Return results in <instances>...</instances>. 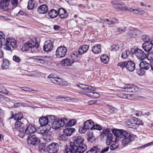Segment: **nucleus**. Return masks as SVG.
Returning a JSON list of instances; mask_svg holds the SVG:
<instances>
[{
    "label": "nucleus",
    "instance_id": "nucleus-28",
    "mask_svg": "<svg viewBox=\"0 0 153 153\" xmlns=\"http://www.w3.org/2000/svg\"><path fill=\"white\" fill-rule=\"evenodd\" d=\"M10 0H1L0 1V8L6 9Z\"/></svg>",
    "mask_w": 153,
    "mask_h": 153
},
{
    "label": "nucleus",
    "instance_id": "nucleus-39",
    "mask_svg": "<svg viewBox=\"0 0 153 153\" xmlns=\"http://www.w3.org/2000/svg\"><path fill=\"white\" fill-rule=\"evenodd\" d=\"M76 120L75 119L71 120L69 121L68 122L65 124L66 127L71 126L75 125L76 123Z\"/></svg>",
    "mask_w": 153,
    "mask_h": 153
},
{
    "label": "nucleus",
    "instance_id": "nucleus-22",
    "mask_svg": "<svg viewBox=\"0 0 153 153\" xmlns=\"http://www.w3.org/2000/svg\"><path fill=\"white\" fill-rule=\"evenodd\" d=\"M48 7L46 5H42L39 7L37 9V11L40 14H44L48 11Z\"/></svg>",
    "mask_w": 153,
    "mask_h": 153
},
{
    "label": "nucleus",
    "instance_id": "nucleus-56",
    "mask_svg": "<svg viewBox=\"0 0 153 153\" xmlns=\"http://www.w3.org/2000/svg\"><path fill=\"white\" fill-rule=\"evenodd\" d=\"M13 60L16 62H19L20 61V58L19 57L14 55L13 57Z\"/></svg>",
    "mask_w": 153,
    "mask_h": 153
},
{
    "label": "nucleus",
    "instance_id": "nucleus-24",
    "mask_svg": "<svg viewBox=\"0 0 153 153\" xmlns=\"http://www.w3.org/2000/svg\"><path fill=\"white\" fill-rule=\"evenodd\" d=\"M112 131L114 134V136L116 137V138L117 137L120 138L122 137L123 133L125 131L122 130L118 129L112 130Z\"/></svg>",
    "mask_w": 153,
    "mask_h": 153
},
{
    "label": "nucleus",
    "instance_id": "nucleus-17",
    "mask_svg": "<svg viewBox=\"0 0 153 153\" xmlns=\"http://www.w3.org/2000/svg\"><path fill=\"white\" fill-rule=\"evenodd\" d=\"M126 68L128 71H133L135 68V64L131 61H127Z\"/></svg>",
    "mask_w": 153,
    "mask_h": 153
},
{
    "label": "nucleus",
    "instance_id": "nucleus-19",
    "mask_svg": "<svg viewBox=\"0 0 153 153\" xmlns=\"http://www.w3.org/2000/svg\"><path fill=\"white\" fill-rule=\"evenodd\" d=\"M58 14L61 19L66 18L68 16L67 12L62 8H60L59 9L58 12Z\"/></svg>",
    "mask_w": 153,
    "mask_h": 153
},
{
    "label": "nucleus",
    "instance_id": "nucleus-9",
    "mask_svg": "<svg viewBox=\"0 0 153 153\" xmlns=\"http://www.w3.org/2000/svg\"><path fill=\"white\" fill-rule=\"evenodd\" d=\"M67 50L66 48L64 46L59 47L56 51V54L57 57L62 58L65 55Z\"/></svg>",
    "mask_w": 153,
    "mask_h": 153
},
{
    "label": "nucleus",
    "instance_id": "nucleus-45",
    "mask_svg": "<svg viewBox=\"0 0 153 153\" xmlns=\"http://www.w3.org/2000/svg\"><path fill=\"white\" fill-rule=\"evenodd\" d=\"M48 120V122L49 123H51V122H53V121H55V120L56 119V117L52 115H51L50 116H48L46 117Z\"/></svg>",
    "mask_w": 153,
    "mask_h": 153
},
{
    "label": "nucleus",
    "instance_id": "nucleus-64",
    "mask_svg": "<svg viewBox=\"0 0 153 153\" xmlns=\"http://www.w3.org/2000/svg\"><path fill=\"white\" fill-rule=\"evenodd\" d=\"M127 124L129 128H134L135 127H136V126H134V125L133 124V123L131 121L128 122Z\"/></svg>",
    "mask_w": 153,
    "mask_h": 153
},
{
    "label": "nucleus",
    "instance_id": "nucleus-16",
    "mask_svg": "<svg viewBox=\"0 0 153 153\" xmlns=\"http://www.w3.org/2000/svg\"><path fill=\"white\" fill-rule=\"evenodd\" d=\"M74 143L79 145H82L84 144L83 143L84 141V138L80 135H76L73 137Z\"/></svg>",
    "mask_w": 153,
    "mask_h": 153
},
{
    "label": "nucleus",
    "instance_id": "nucleus-52",
    "mask_svg": "<svg viewBox=\"0 0 153 153\" xmlns=\"http://www.w3.org/2000/svg\"><path fill=\"white\" fill-rule=\"evenodd\" d=\"M147 59L150 60L151 62L153 61V53H149L147 54L146 57Z\"/></svg>",
    "mask_w": 153,
    "mask_h": 153
},
{
    "label": "nucleus",
    "instance_id": "nucleus-29",
    "mask_svg": "<svg viewBox=\"0 0 153 153\" xmlns=\"http://www.w3.org/2000/svg\"><path fill=\"white\" fill-rule=\"evenodd\" d=\"M48 132H45V131H44V134L43 136V138L44 140L47 142H50L52 139V136L49 134H47Z\"/></svg>",
    "mask_w": 153,
    "mask_h": 153
},
{
    "label": "nucleus",
    "instance_id": "nucleus-12",
    "mask_svg": "<svg viewBox=\"0 0 153 153\" xmlns=\"http://www.w3.org/2000/svg\"><path fill=\"white\" fill-rule=\"evenodd\" d=\"M134 53L137 58L140 60H144L146 57V54L144 52L138 48L134 50Z\"/></svg>",
    "mask_w": 153,
    "mask_h": 153
},
{
    "label": "nucleus",
    "instance_id": "nucleus-35",
    "mask_svg": "<svg viewBox=\"0 0 153 153\" xmlns=\"http://www.w3.org/2000/svg\"><path fill=\"white\" fill-rule=\"evenodd\" d=\"M62 63L65 66L71 65L73 63L71 59L69 58H66L62 61Z\"/></svg>",
    "mask_w": 153,
    "mask_h": 153
},
{
    "label": "nucleus",
    "instance_id": "nucleus-36",
    "mask_svg": "<svg viewBox=\"0 0 153 153\" xmlns=\"http://www.w3.org/2000/svg\"><path fill=\"white\" fill-rule=\"evenodd\" d=\"M9 61L7 59H4L3 60L1 68L3 69H7L9 68Z\"/></svg>",
    "mask_w": 153,
    "mask_h": 153
},
{
    "label": "nucleus",
    "instance_id": "nucleus-63",
    "mask_svg": "<svg viewBox=\"0 0 153 153\" xmlns=\"http://www.w3.org/2000/svg\"><path fill=\"white\" fill-rule=\"evenodd\" d=\"M11 2L14 6H16L18 4V0H11Z\"/></svg>",
    "mask_w": 153,
    "mask_h": 153
},
{
    "label": "nucleus",
    "instance_id": "nucleus-54",
    "mask_svg": "<svg viewBox=\"0 0 153 153\" xmlns=\"http://www.w3.org/2000/svg\"><path fill=\"white\" fill-rule=\"evenodd\" d=\"M126 62L127 61H125V62H121L119 63L118 64L117 66L120 67L122 68H124L126 67Z\"/></svg>",
    "mask_w": 153,
    "mask_h": 153
},
{
    "label": "nucleus",
    "instance_id": "nucleus-8",
    "mask_svg": "<svg viewBox=\"0 0 153 153\" xmlns=\"http://www.w3.org/2000/svg\"><path fill=\"white\" fill-rule=\"evenodd\" d=\"M59 150V145L57 143H52L48 145L46 148L47 152L49 153H56Z\"/></svg>",
    "mask_w": 153,
    "mask_h": 153
},
{
    "label": "nucleus",
    "instance_id": "nucleus-40",
    "mask_svg": "<svg viewBox=\"0 0 153 153\" xmlns=\"http://www.w3.org/2000/svg\"><path fill=\"white\" fill-rule=\"evenodd\" d=\"M35 1L31 0H29L28 2L27 8L29 10H32L34 6Z\"/></svg>",
    "mask_w": 153,
    "mask_h": 153
},
{
    "label": "nucleus",
    "instance_id": "nucleus-42",
    "mask_svg": "<svg viewBox=\"0 0 153 153\" xmlns=\"http://www.w3.org/2000/svg\"><path fill=\"white\" fill-rule=\"evenodd\" d=\"M107 139H109L110 140L114 142L116 141V137L114 136L113 135L110 133L107 135Z\"/></svg>",
    "mask_w": 153,
    "mask_h": 153
},
{
    "label": "nucleus",
    "instance_id": "nucleus-38",
    "mask_svg": "<svg viewBox=\"0 0 153 153\" xmlns=\"http://www.w3.org/2000/svg\"><path fill=\"white\" fill-rule=\"evenodd\" d=\"M100 58L101 62L105 64L107 63L109 60L108 56L104 55L101 56Z\"/></svg>",
    "mask_w": 153,
    "mask_h": 153
},
{
    "label": "nucleus",
    "instance_id": "nucleus-5",
    "mask_svg": "<svg viewBox=\"0 0 153 153\" xmlns=\"http://www.w3.org/2000/svg\"><path fill=\"white\" fill-rule=\"evenodd\" d=\"M66 121L67 119L65 118L54 121L51 124L52 128L55 129H59L64 126Z\"/></svg>",
    "mask_w": 153,
    "mask_h": 153
},
{
    "label": "nucleus",
    "instance_id": "nucleus-15",
    "mask_svg": "<svg viewBox=\"0 0 153 153\" xmlns=\"http://www.w3.org/2000/svg\"><path fill=\"white\" fill-rule=\"evenodd\" d=\"M36 128L31 124L28 125L25 130L24 133L29 135L34 133L36 131Z\"/></svg>",
    "mask_w": 153,
    "mask_h": 153
},
{
    "label": "nucleus",
    "instance_id": "nucleus-30",
    "mask_svg": "<svg viewBox=\"0 0 153 153\" xmlns=\"http://www.w3.org/2000/svg\"><path fill=\"white\" fill-rule=\"evenodd\" d=\"M152 46L149 42H144L142 45V47L144 51H149L151 50Z\"/></svg>",
    "mask_w": 153,
    "mask_h": 153
},
{
    "label": "nucleus",
    "instance_id": "nucleus-62",
    "mask_svg": "<svg viewBox=\"0 0 153 153\" xmlns=\"http://www.w3.org/2000/svg\"><path fill=\"white\" fill-rule=\"evenodd\" d=\"M111 20L112 24L118 23H119V21L117 19L114 18H111Z\"/></svg>",
    "mask_w": 153,
    "mask_h": 153
},
{
    "label": "nucleus",
    "instance_id": "nucleus-43",
    "mask_svg": "<svg viewBox=\"0 0 153 153\" xmlns=\"http://www.w3.org/2000/svg\"><path fill=\"white\" fill-rule=\"evenodd\" d=\"M100 22L102 23H105L108 25L112 24V22H111V18L110 19H101Z\"/></svg>",
    "mask_w": 153,
    "mask_h": 153
},
{
    "label": "nucleus",
    "instance_id": "nucleus-31",
    "mask_svg": "<svg viewBox=\"0 0 153 153\" xmlns=\"http://www.w3.org/2000/svg\"><path fill=\"white\" fill-rule=\"evenodd\" d=\"M89 46L87 45H83L81 46L78 50L79 53L82 55L86 52L88 51Z\"/></svg>",
    "mask_w": 153,
    "mask_h": 153
},
{
    "label": "nucleus",
    "instance_id": "nucleus-53",
    "mask_svg": "<svg viewBox=\"0 0 153 153\" xmlns=\"http://www.w3.org/2000/svg\"><path fill=\"white\" fill-rule=\"evenodd\" d=\"M85 128L84 125L83 127L79 128V132L81 134L85 133L88 130L87 129H86Z\"/></svg>",
    "mask_w": 153,
    "mask_h": 153
},
{
    "label": "nucleus",
    "instance_id": "nucleus-49",
    "mask_svg": "<svg viewBox=\"0 0 153 153\" xmlns=\"http://www.w3.org/2000/svg\"><path fill=\"white\" fill-rule=\"evenodd\" d=\"M131 112L133 113L132 115L137 116H141L142 114V112L141 111H135L134 109H132Z\"/></svg>",
    "mask_w": 153,
    "mask_h": 153
},
{
    "label": "nucleus",
    "instance_id": "nucleus-33",
    "mask_svg": "<svg viewBox=\"0 0 153 153\" xmlns=\"http://www.w3.org/2000/svg\"><path fill=\"white\" fill-rule=\"evenodd\" d=\"M75 131L74 128H69L63 130V133L67 137L70 136Z\"/></svg>",
    "mask_w": 153,
    "mask_h": 153
},
{
    "label": "nucleus",
    "instance_id": "nucleus-18",
    "mask_svg": "<svg viewBox=\"0 0 153 153\" xmlns=\"http://www.w3.org/2000/svg\"><path fill=\"white\" fill-rule=\"evenodd\" d=\"M137 89V86L133 85H128L123 88V91L128 92H135Z\"/></svg>",
    "mask_w": 153,
    "mask_h": 153
},
{
    "label": "nucleus",
    "instance_id": "nucleus-1",
    "mask_svg": "<svg viewBox=\"0 0 153 153\" xmlns=\"http://www.w3.org/2000/svg\"><path fill=\"white\" fill-rule=\"evenodd\" d=\"M112 5L114 8L118 11H128L130 12H133L136 14H138L139 10L128 7L125 5L123 2L114 1Z\"/></svg>",
    "mask_w": 153,
    "mask_h": 153
},
{
    "label": "nucleus",
    "instance_id": "nucleus-25",
    "mask_svg": "<svg viewBox=\"0 0 153 153\" xmlns=\"http://www.w3.org/2000/svg\"><path fill=\"white\" fill-rule=\"evenodd\" d=\"M123 46V44L121 43L119 44L113 45L111 47V50L112 51H116L119 50H122Z\"/></svg>",
    "mask_w": 153,
    "mask_h": 153
},
{
    "label": "nucleus",
    "instance_id": "nucleus-57",
    "mask_svg": "<svg viewBox=\"0 0 153 153\" xmlns=\"http://www.w3.org/2000/svg\"><path fill=\"white\" fill-rule=\"evenodd\" d=\"M125 28L126 27H119L117 29V31L121 33L123 31H124Z\"/></svg>",
    "mask_w": 153,
    "mask_h": 153
},
{
    "label": "nucleus",
    "instance_id": "nucleus-27",
    "mask_svg": "<svg viewBox=\"0 0 153 153\" xmlns=\"http://www.w3.org/2000/svg\"><path fill=\"white\" fill-rule=\"evenodd\" d=\"M74 143L71 142L70 143V146L67 147L65 149L64 153H74L73 147H74Z\"/></svg>",
    "mask_w": 153,
    "mask_h": 153
},
{
    "label": "nucleus",
    "instance_id": "nucleus-20",
    "mask_svg": "<svg viewBox=\"0 0 153 153\" xmlns=\"http://www.w3.org/2000/svg\"><path fill=\"white\" fill-rule=\"evenodd\" d=\"M139 66L142 69L148 70L150 67V65L148 62L145 61H141L139 64Z\"/></svg>",
    "mask_w": 153,
    "mask_h": 153
},
{
    "label": "nucleus",
    "instance_id": "nucleus-26",
    "mask_svg": "<svg viewBox=\"0 0 153 153\" xmlns=\"http://www.w3.org/2000/svg\"><path fill=\"white\" fill-rule=\"evenodd\" d=\"M48 15L50 18L54 19L57 16L58 12L54 9H52L48 11Z\"/></svg>",
    "mask_w": 153,
    "mask_h": 153
},
{
    "label": "nucleus",
    "instance_id": "nucleus-37",
    "mask_svg": "<svg viewBox=\"0 0 153 153\" xmlns=\"http://www.w3.org/2000/svg\"><path fill=\"white\" fill-rule=\"evenodd\" d=\"M23 118V114L20 113L15 114L11 117V118H13L15 120H17V121L20 120Z\"/></svg>",
    "mask_w": 153,
    "mask_h": 153
},
{
    "label": "nucleus",
    "instance_id": "nucleus-55",
    "mask_svg": "<svg viewBox=\"0 0 153 153\" xmlns=\"http://www.w3.org/2000/svg\"><path fill=\"white\" fill-rule=\"evenodd\" d=\"M142 39L145 42H149L150 39L149 37L146 35H143L142 36Z\"/></svg>",
    "mask_w": 153,
    "mask_h": 153
},
{
    "label": "nucleus",
    "instance_id": "nucleus-50",
    "mask_svg": "<svg viewBox=\"0 0 153 153\" xmlns=\"http://www.w3.org/2000/svg\"><path fill=\"white\" fill-rule=\"evenodd\" d=\"M0 92L5 94H7L8 93L9 91L3 86L0 85Z\"/></svg>",
    "mask_w": 153,
    "mask_h": 153
},
{
    "label": "nucleus",
    "instance_id": "nucleus-47",
    "mask_svg": "<svg viewBox=\"0 0 153 153\" xmlns=\"http://www.w3.org/2000/svg\"><path fill=\"white\" fill-rule=\"evenodd\" d=\"M128 34L130 36H135L138 31L135 30H130L128 31Z\"/></svg>",
    "mask_w": 153,
    "mask_h": 153
},
{
    "label": "nucleus",
    "instance_id": "nucleus-32",
    "mask_svg": "<svg viewBox=\"0 0 153 153\" xmlns=\"http://www.w3.org/2000/svg\"><path fill=\"white\" fill-rule=\"evenodd\" d=\"M94 124V123L91 120H88L84 123V125L85 126V127L86 128V129H89L90 128H91V127Z\"/></svg>",
    "mask_w": 153,
    "mask_h": 153
},
{
    "label": "nucleus",
    "instance_id": "nucleus-6",
    "mask_svg": "<svg viewBox=\"0 0 153 153\" xmlns=\"http://www.w3.org/2000/svg\"><path fill=\"white\" fill-rule=\"evenodd\" d=\"M39 47V44L33 41L27 42L25 43L22 48V50L23 51H27L30 48H36Z\"/></svg>",
    "mask_w": 153,
    "mask_h": 153
},
{
    "label": "nucleus",
    "instance_id": "nucleus-34",
    "mask_svg": "<svg viewBox=\"0 0 153 153\" xmlns=\"http://www.w3.org/2000/svg\"><path fill=\"white\" fill-rule=\"evenodd\" d=\"M34 61L35 62L41 64H43L45 62V57L41 56H36L34 57Z\"/></svg>",
    "mask_w": 153,
    "mask_h": 153
},
{
    "label": "nucleus",
    "instance_id": "nucleus-51",
    "mask_svg": "<svg viewBox=\"0 0 153 153\" xmlns=\"http://www.w3.org/2000/svg\"><path fill=\"white\" fill-rule=\"evenodd\" d=\"M88 85L83 84H80L79 85H77L78 87L83 90H87Z\"/></svg>",
    "mask_w": 153,
    "mask_h": 153
},
{
    "label": "nucleus",
    "instance_id": "nucleus-48",
    "mask_svg": "<svg viewBox=\"0 0 153 153\" xmlns=\"http://www.w3.org/2000/svg\"><path fill=\"white\" fill-rule=\"evenodd\" d=\"M102 128V127L100 125L97 124H96L95 125H94V124L91 127V130L96 129L99 130H101Z\"/></svg>",
    "mask_w": 153,
    "mask_h": 153
},
{
    "label": "nucleus",
    "instance_id": "nucleus-21",
    "mask_svg": "<svg viewBox=\"0 0 153 153\" xmlns=\"http://www.w3.org/2000/svg\"><path fill=\"white\" fill-rule=\"evenodd\" d=\"M79 54L77 52H73L71 54V59L74 63L79 60Z\"/></svg>",
    "mask_w": 153,
    "mask_h": 153
},
{
    "label": "nucleus",
    "instance_id": "nucleus-2",
    "mask_svg": "<svg viewBox=\"0 0 153 153\" xmlns=\"http://www.w3.org/2000/svg\"><path fill=\"white\" fill-rule=\"evenodd\" d=\"M16 46V40L13 38H7L3 45V48L6 51H10L11 50L12 48H15Z\"/></svg>",
    "mask_w": 153,
    "mask_h": 153
},
{
    "label": "nucleus",
    "instance_id": "nucleus-4",
    "mask_svg": "<svg viewBox=\"0 0 153 153\" xmlns=\"http://www.w3.org/2000/svg\"><path fill=\"white\" fill-rule=\"evenodd\" d=\"M122 137H123L121 138H123L122 140V143L124 145L127 144L134 139V137L132 135L128 133L126 131L123 133Z\"/></svg>",
    "mask_w": 153,
    "mask_h": 153
},
{
    "label": "nucleus",
    "instance_id": "nucleus-58",
    "mask_svg": "<svg viewBox=\"0 0 153 153\" xmlns=\"http://www.w3.org/2000/svg\"><path fill=\"white\" fill-rule=\"evenodd\" d=\"M135 119L136 120L137 122L135 124H136V127L138 125H142L143 124L142 121L140 119L138 118Z\"/></svg>",
    "mask_w": 153,
    "mask_h": 153
},
{
    "label": "nucleus",
    "instance_id": "nucleus-14",
    "mask_svg": "<svg viewBox=\"0 0 153 153\" xmlns=\"http://www.w3.org/2000/svg\"><path fill=\"white\" fill-rule=\"evenodd\" d=\"M53 48V44L50 40L47 41L45 43L43 47L45 51L48 52L50 51Z\"/></svg>",
    "mask_w": 153,
    "mask_h": 153
},
{
    "label": "nucleus",
    "instance_id": "nucleus-46",
    "mask_svg": "<svg viewBox=\"0 0 153 153\" xmlns=\"http://www.w3.org/2000/svg\"><path fill=\"white\" fill-rule=\"evenodd\" d=\"M57 139L59 140L66 141L67 139V137L65 134L59 135Z\"/></svg>",
    "mask_w": 153,
    "mask_h": 153
},
{
    "label": "nucleus",
    "instance_id": "nucleus-44",
    "mask_svg": "<svg viewBox=\"0 0 153 153\" xmlns=\"http://www.w3.org/2000/svg\"><path fill=\"white\" fill-rule=\"evenodd\" d=\"M111 133L109 129L106 128L103 129L102 131L101 132V135L103 136H105L106 135L109 134Z\"/></svg>",
    "mask_w": 153,
    "mask_h": 153
},
{
    "label": "nucleus",
    "instance_id": "nucleus-10",
    "mask_svg": "<svg viewBox=\"0 0 153 153\" xmlns=\"http://www.w3.org/2000/svg\"><path fill=\"white\" fill-rule=\"evenodd\" d=\"M14 129L19 131L21 134H24L25 125L21 121H16L13 127Z\"/></svg>",
    "mask_w": 153,
    "mask_h": 153
},
{
    "label": "nucleus",
    "instance_id": "nucleus-59",
    "mask_svg": "<svg viewBox=\"0 0 153 153\" xmlns=\"http://www.w3.org/2000/svg\"><path fill=\"white\" fill-rule=\"evenodd\" d=\"M20 88L22 91H30L32 90L31 88L26 87H20Z\"/></svg>",
    "mask_w": 153,
    "mask_h": 153
},
{
    "label": "nucleus",
    "instance_id": "nucleus-11",
    "mask_svg": "<svg viewBox=\"0 0 153 153\" xmlns=\"http://www.w3.org/2000/svg\"><path fill=\"white\" fill-rule=\"evenodd\" d=\"M74 147H73L74 153H83L87 149V146L85 144L82 145H79L78 146H76L74 143Z\"/></svg>",
    "mask_w": 153,
    "mask_h": 153
},
{
    "label": "nucleus",
    "instance_id": "nucleus-61",
    "mask_svg": "<svg viewBox=\"0 0 153 153\" xmlns=\"http://www.w3.org/2000/svg\"><path fill=\"white\" fill-rule=\"evenodd\" d=\"M118 146L116 144H113L110 147V149L111 150H114L118 147Z\"/></svg>",
    "mask_w": 153,
    "mask_h": 153
},
{
    "label": "nucleus",
    "instance_id": "nucleus-41",
    "mask_svg": "<svg viewBox=\"0 0 153 153\" xmlns=\"http://www.w3.org/2000/svg\"><path fill=\"white\" fill-rule=\"evenodd\" d=\"M129 54V51L128 50H126L123 52L121 55V57L123 59H126L128 57Z\"/></svg>",
    "mask_w": 153,
    "mask_h": 153
},
{
    "label": "nucleus",
    "instance_id": "nucleus-7",
    "mask_svg": "<svg viewBox=\"0 0 153 153\" xmlns=\"http://www.w3.org/2000/svg\"><path fill=\"white\" fill-rule=\"evenodd\" d=\"M48 78H51V81L53 83L61 86H65L68 85V82L59 77L52 78L51 75L48 76Z\"/></svg>",
    "mask_w": 153,
    "mask_h": 153
},
{
    "label": "nucleus",
    "instance_id": "nucleus-3",
    "mask_svg": "<svg viewBox=\"0 0 153 153\" xmlns=\"http://www.w3.org/2000/svg\"><path fill=\"white\" fill-rule=\"evenodd\" d=\"M39 122L41 126L43 127L45 132L48 131L51 128V126L49 123L48 120L46 117L40 118L39 119Z\"/></svg>",
    "mask_w": 153,
    "mask_h": 153
},
{
    "label": "nucleus",
    "instance_id": "nucleus-23",
    "mask_svg": "<svg viewBox=\"0 0 153 153\" xmlns=\"http://www.w3.org/2000/svg\"><path fill=\"white\" fill-rule=\"evenodd\" d=\"M92 51L94 54H99L101 52V46L100 44H97L92 47Z\"/></svg>",
    "mask_w": 153,
    "mask_h": 153
},
{
    "label": "nucleus",
    "instance_id": "nucleus-13",
    "mask_svg": "<svg viewBox=\"0 0 153 153\" xmlns=\"http://www.w3.org/2000/svg\"><path fill=\"white\" fill-rule=\"evenodd\" d=\"M27 142L29 144L34 146L39 143V140L35 135H33L29 136L27 139Z\"/></svg>",
    "mask_w": 153,
    "mask_h": 153
},
{
    "label": "nucleus",
    "instance_id": "nucleus-60",
    "mask_svg": "<svg viewBox=\"0 0 153 153\" xmlns=\"http://www.w3.org/2000/svg\"><path fill=\"white\" fill-rule=\"evenodd\" d=\"M92 94V97L93 98H97L100 97L99 94L97 92H93Z\"/></svg>",
    "mask_w": 153,
    "mask_h": 153
}]
</instances>
